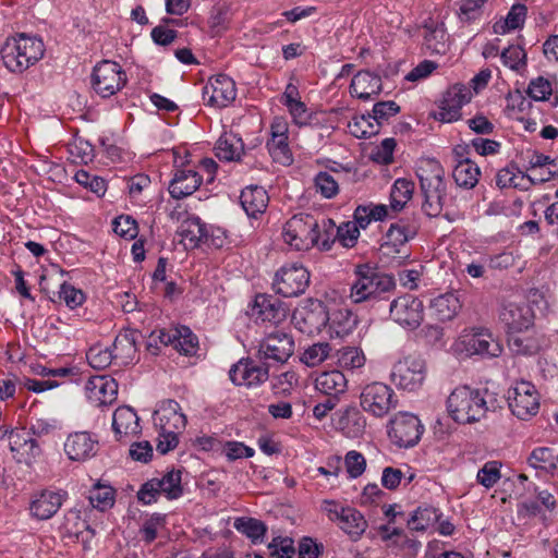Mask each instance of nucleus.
Segmentation results:
<instances>
[{"label": "nucleus", "instance_id": "f257e3e1", "mask_svg": "<svg viewBox=\"0 0 558 558\" xmlns=\"http://www.w3.org/2000/svg\"><path fill=\"white\" fill-rule=\"evenodd\" d=\"M333 228L335 222L331 219H323L319 223L312 215L299 214L286 222L282 238L296 251H308L314 246L329 251L333 243Z\"/></svg>", "mask_w": 558, "mask_h": 558}, {"label": "nucleus", "instance_id": "f03ea898", "mask_svg": "<svg viewBox=\"0 0 558 558\" xmlns=\"http://www.w3.org/2000/svg\"><path fill=\"white\" fill-rule=\"evenodd\" d=\"M423 195L422 211L429 218L439 217L445 207L457 206V196L448 193L445 170L435 159H423L416 169Z\"/></svg>", "mask_w": 558, "mask_h": 558}, {"label": "nucleus", "instance_id": "7ed1b4c3", "mask_svg": "<svg viewBox=\"0 0 558 558\" xmlns=\"http://www.w3.org/2000/svg\"><path fill=\"white\" fill-rule=\"evenodd\" d=\"M497 407L496 393L487 388L457 387L447 399L448 413L459 424L480 422L488 411H495Z\"/></svg>", "mask_w": 558, "mask_h": 558}, {"label": "nucleus", "instance_id": "20e7f679", "mask_svg": "<svg viewBox=\"0 0 558 558\" xmlns=\"http://www.w3.org/2000/svg\"><path fill=\"white\" fill-rule=\"evenodd\" d=\"M41 39L20 34L8 38L0 49L3 65L12 73H22L44 56Z\"/></svg>", "mask_w": 558, "mask_h": 558}, {"label": "nucleus", "instance_id": "39448f33", "mask_svg": "<svg viewBox=\"0 0 558 558\" xmlns=\"http://www.w3.org/2000/svg\"><path fill=\"white\" fill-rule=\"evenodd\" d=\"M349 298L353 303H363L381 299V295L396 288L392 276L377 271L367 264L357 265Z\"/></svg>", "mask_w": 558, "mask_h": 558}, {"label": "nucleus", "instance_id": "423d86ee", "mask_svg": "<svg viewBox=\"0 0 558 558\" xmlns=\"http://www.w3.org/2000/svg\"><path fill=\"white\" fill-rule=\"evenodd\" d=\"M398 405L393 389L380 381H373L362 387L360 407L367 414L381 418Z\"/></svg>", "mask_w": 558, "mask_h": 558}, {"label": "nucleus", "instance_id": "0eeeda50", "mask_svg": "<svg viewBox=\"0 0 558 558\" xmlns=\"http://www.w3.org/2000/svg\"><path fill=\"white\" fill-rule=\"evenodd\" d=\"M424 427L418 417L410 412L396 413L387 424V434L390 441L399 448L415 446Z\"/></svg>", "mask_w": 558, "mask_h": 558}, {"label": "nucleus", "instance_id": "6e6552de", "mask_svg": "<svg viewBox=\"0 0 558 558\" xmlns=\"http://www.w3.org/2000/svg\"><path fill=\"white\" fill-rule=\"evenodd\" d=\"M157 342L163 345H172L184 355H193L198 349V339L186 326H179L173 329L154 330L148 338L147 348L153 354H157Z\"/></svg>", "mask_w": 558, "mask_h": 558}, {"label": "nucleus", "instance_id": "1a4fd4ad", "mask_svg": "<svg viewBox=\"0 0 558 558\" xmlns=\"http://www.w3.org/2000/svg\"><path fill=\"white\" fill-rule=\"evenodd\" d=\"M322 509L329 520L337 522L353 541L360 538L367 527V521L363 514L352 507H342L333 500H324Z\"/></svg>", "mask_w": 558, "mask_h": 558}, {"label": "nucleus", "instance_id": "9d476101", "mask_svg": "<svg viewBox=\"0 0 558 558\" xmlns=\"http://www.w3.org/2000/svg\"><path fill=\"white\" fill-rule=\"evenodd\" d=\"M292 322L296 329L308 336L319 333L327 327L329 322V312L324 302L308 299L296 308L292 316Z\"/></svg>", "mask_w": 558, "mask_h": 558}, {"label": "nucleus", "instance_id": "9b49d317", "mask_svg": "<svg viewBox=\"0 0 558 558\" xmlns=\"http://www.w3.org/2000/svg\"><path fill=\"white\" fill-rule=\"evenodd\" d=\"M126 83V75L117 62L104 60L92 74V86L102 98L117 94Z\"/></svg>", "mask_w": 558, "mask_h": 558}, {"label": "nucleus", "instance_id": "f8f14e48", "mask_svg": "<svg viewBox=\"0 0 558 558\" xmlns=\"http://www.w3.org/2000/svg\"><path fill=\"white\" fill-rule=\"evenodd\" d=\"M272 284L276 292L284 298L299 296L310 284V272L301 264H288L276 272Z\"/></svg>", "mask_w": 558, "mask_h": 558}, {"label": "nucleus", "instance_id": "ddd939ff", "mask_svg": "<svg viewBox=\"0 0 558 558\" xmlns=\"http://www.w3.org/2000/svg\"><path fill=\"white\" fill-rule=\"evenodd\" d=\"M426 366L423 359L409 355L398 361L391 372V380L399 388L413 391L420 388L425 379Z\"/></svg>", "mask_w": 558, "mask_h": 558}, {"label": "nucleus", "instance_id": "4468645a", "mask_svg": "<svg viewBox=\"0 0 558 558\" xmlns=\"http://www.w3.org/2000/svg\"><path fill=\"white\" fill-rule=\"evenodd\" d=\"M508 404L513 415L527 420L539 409L538 393L530 381H519L508 391Z\"/></svg>", "mask_w": 558, "mask_h": 558}, {"label": "nucleus", "instance_id": "2eb2a0df", "mask_svg": "<svg viewBox=\"0 0 558 558\" xmlns=\"http://www.w3.org/2000/svg\"><path fill=\"white\" fill-rule=\"evenodd\" d=\"M418 231V225L415 221L400 219L391 223L386 232L385 242L380 246L384 255H399L401 259L409 257V253L403 252L405 244L409 240L413 239Z\"/></svg>", "mask_w": 558, "mask_h": 558}, {"label": "nucleus", "instance_id": "dca6fc26", "mask_svg": "<svg viewBox=\"0 0 558 558\" xmlns=\"http://www.w3.org/2000/svg\"><path fill=\"white\" fill-rule=\"evenodd\" d=\"M461 344L469 354H477L482 357H497L502 352V345L498 338L487 328H473L461 337Z\"/></svg>", "mask_w": 558, "mask_h": 558}, {"label": "nucleus", "instance_id": "f3484780", "mask_svg": "<svg viewBox=\"0 0 558 558\" xmlns=\"http://www.w3.org/2000/svg\"><path fill=\"white\" fill-rule=\"evenodd\" d=\"M294 352L292 336L283 331H276L265 337L257 350L260 361L286 363Z\"/></svg>", "mask_w": 558, "mask_h": 558}, {"label": "nucleus", "instance_id": "a211bd4d", "mask_svg": "<svg viewBox=\"0 0 558 558\" xmlns=\"http://www.w3.org/2000/svg\"><path fill=\"white\" fill-rule=\"evenodd\" d=\"M68 499L62 489L46 488L33 494L29 502L31 517L45 521L51 519Z\"/></svg>", "mask_w": 558, "mask_h": 558}, {"label": "nucleus", "instance_id": "6ab92c4d", "mask_svg": "<svg viewBox=\"0 0 558 558\" xmlns=\"http://www.w3.org/2000/svg\"><path fill=\"white\" fill-rule=\"evenodd\" d=\"M390 317L400 326L417 328L423 320V303L420 299L405 294L393 300L389 306Z\"/></svg>", "mask_w": 558, "mask_h": 558}, {"label": "nucleus", "instance_id": "aec40b11", "mask_svg": "<svg viewBox=\"0 0 558 558\" xmlns=\"http://www.w3.org/2000/svg\"><path fill=\"white\" fill-rule=\"evenodd\" d=\"M471 99V93L464 85H454L449 88L444 99L434 112V118L440 122L451 123L461 118V109Z\"/></svg>", "mask_w": 558, "mask_h": 558}, {"label": "nucleus", "instance_id": "412c9836", "mask_svg": "<svg viewBox=\"0 0 558 558\" xmlns=\"http://www.w3.org/2000/svg\"><path fill=\"white\" fill-rule=\"evenodd\" d=\"M235 97V83L226 74H218L211 77L203 89L204 101L216 108L227 107Z\"/></svg>", "mask_w": 558, "mask_h": 558}, {"label": "nucleus", "instance_id": "4be33fe9", "mask_svg": "<svg viewBox=\"0 0 558 558\" xmlns=\"http://www.w3.org/2000/svg\"><path fill=\"white\" fill-rule=\"evenodd\" d=\"M229 377L234 385L251 388L265 383L269 377V369L252 359H241L230 368Z\"/></svg>", "mask_w": 558, "mask_h": 558}, {"label": "nucleus", "instance_id": "5701e85b", "mask_svg": "<svg viewBox=\"0 0 558 558\" xmlns=\"http://www.w3.org/2000/svg\"><path fill=\"white\" fill-rule=\"evenodd\" d=\"M499 318L509 333H518L533 324L534 314L527 303L510 302L502 306Z\"/></svg>", "mask_w": 558, "mask_h": 558}, {"label": "nucleus", "instance_id": "b1692460", "mask_svg": "<svg viewBox=\"0 0 558 558\" xmlns=\"http://www.w3.org/2000/svg\"><path fill=\"white\" fill-rule=\"evenodd\" d=\"M154 424L159 430L182 432L186 426V417L180 404L172 399L160 402L153 415Z\"/></svg>", "mask_w": 558, "mask_h": 558}, {"label": "nucleus", "instance_id": "393cba45", "mask_svg": "<svg viewBox=\"0 0 558 558\" xmlns=\"http://www.w3.org/2000/svg\"><path fill=\"white\" fill-rule=\"evenodd\" d=\"M98 450V440L88 432H75L68 436L64 452L70 460L86 461Z\"/></svg>", "mask_w": 558, "mask_h": 558}, {"label": "nucleus", "instance_id": "a878e982", "mask_svg": "<svg viewBox=\"0 0 558 558\" xmlns=\"http://www.w3.org/2000/svg\"><path fill=\"white\" fill-rule=\"evenodd\" d=\"M87 398L96 407L111 404L118 395V383L109 376L90 377L85 386Z\"/></svg>", "mask_w": 558, "mask_h": 558}, {"label": "nucleus", "instance_id": "bb28decb", "mask_svg": "<svg viewBox=\"0 0 558 558\" xmlns=\"http://www.w3.org/2000/svg\"><path fill=\"white\" fill-rule=\"evenodd\" d=\"M270 138L267 141V148L272 160L282 166H290L293 162V155L288 144V128L284 123H272Z\"/></svg>", "mask_w": 558, "mask_h": 558}, {"label": "nucleus", "instance_id": "cd10ccee", "mask_svg": "<svg viewBox=\"0 0 558 558\" xmlns=\"http://www.w3.org/2000/svg\"><path fill=\"white\" fill-rule=\"evenodd\" d=\"M252 316L262 322L279 324L287 317V310L278 298L257 294L252 307Z\"/></svg>", "mask_w": 558, "mask_h": 558}, {"label": "nucleus", "instance_id": "c85d7f7f", "mask_svg": "<svg viewBox=\"0 0 558 558\" xmlns=\"http://www.w3.org/2000/svg\"><path fill=\"white\" fill-rule=\"evenodd\" d=\"M112 429L119 441L140 434V418L136 412L130 407H119L112 415Z\"/></svg>", "mask_w": 558, "mask_h": 558}, {"label": "nucleus", "instance_id": "c756f323", "mask_svg": "<svg viewBox=\"0 0 558 558\" xmlns=\"http://www.w3.org/2000/svg\"><path fill=\"white\" fill-rule=\"evenodd\" d=\"M202 175L192 169L177 170L169 184V193L175 199L192 195L202 184Z\"/></svg>", "mask_w": 558, "mask_h": 558}, {"label": "nucleus", "instance_id": "7c9ffc66", "mask_svg": "<svg viewBox=\"0 0 558 558\" xmlns=\"http://www.w3.org/2000/svg\"><path fill=\"white\" fill-rule=\"evenodd\" d=\"M381 89L383 85L380 76L369 71L357 72L350 84L351 95L363 101L369 100L374 96L379 95Z\"/></svg>", "mask_w": 558, "mask_h": 558}, {"label": "nucleus", "instance_id": "2f4dec72", "mask_svg": "<svg viewBox=\"0 0 558 558\" xmlns=\"http://www.w3.org/2000/svg\"><path fill=\"white\" fill-rule=\"evenodd\" d=\"M138 333L132 329L120 331L110 348L116 361L121 365L131 364L136 357Z\"/></svg>", "mask_w": 558, "mask_h": 558}, {"label": "nucleus", "instance_id": "473e14b6", "mask_svg": "<svg viewBox=\"0 0 558 558\" xmlns=\"http://www.w3.org/2000/svg\"><path fill=\"white\" fill-rule=\"evenodd\" d=\"M240 202L246 215L255 218L266 210L269 196L263 186L250 185L242 190Z\"/></svg>", "mask_w": 558, "mask_h": 558}, {"label": "nucleus", "instance_id": "72a5a7b5", "mask_svg": "<svg viewBox=\"0 0 558 558\" xmlns=\"http://www.w3.org/2000/svg\"><path fill=\"white\" fill-rule=\"evenodd\" d=\"M178 232L182 238V242L189 248H195L208 239L207 227L198 217L184 219Z\"/></svg>", "mask_w": 558, "mask_h": 558}, {"label": "nucleus", "instance_id": "f704fd0d", "mask_svg": "<svg viewBox=\"0 0 558 558\" xmlns=\"http://www.w3.org/2000/svg\"><path fill=\"white\" fill-rule=\"evenodd\" d=\"M462 304L454 293L438 295L430 303L432 315L439 322H449L460 312Z\"/></svg>", "mask_w": 558, "mask_h": 558}, {"label": "nucleus", "instance_id": "c9c22d12", "mask_svg": "<svg viewBox=\"0 0 558 558\" xmlns=\"http://www.w3.org/2000/svg\"><path fill=\"white\" fill-rule=\"evenodd\" d=\"M424 45L430 53L444 54L447 51V33L444 23L426 21L424 24Z\"/></svg>", "mask_w": 558, "mask_h": 558}, {"label": "nucleus", "instance_id": "e433bc0d", "mask_svg": "<svg viewBox=\"0 0 558 558\" xmlns=\"http://www.w3.org/2000/svg\"><path fill=\"white\" fill-rule=\"evenodd\" d=\"M357 325V316L349 308L342 307L329 313L327 324L329 332L337 337L348 336Z\"/></svg>", "mask_w": 558, "mask_h": 558}, {"label": "nucleus", "instance_id": "4c0bfd02", "mask_svg": "<svg viewBox=\"0 0 558 558\" xmlns=\"http://www.w3.org/2000/svg\"><path fill=\"white\" fill-rule=\"evenodd\" d=\"M315 387L326 396L338 398L347 389V378L340 371L324 372L317 376Z\"/></svg>", "mask_w": 558, "mask_h": 558}, {"label": "nucleus", "instance_id": "58836bf2", "mask_svg": "<svg viewBox=\"0 0 558 558\" xmlns=\"http://www.w3.org/2000/svg\"><path fill=\"white\" fill-rule=\"evenodd\" d=\"M215 150L218 159L225 161H233L239 159L241 153H243L244 144L242 138L236 134L232 132L223 133L218 138Z\"/></svg>", "mask_w": 558, "mask_h": 558}, {"label": "nucleus", "instance_id": "ea45409f", "mask_svg": "<svg viewBox=\"0 0 558 558\" xmlns=\"http://www.w3.org/2000/svg\"><path fill=\"white\" fill-rule=\"evenodd\" d=\"M481 175L478 166L470 159H459L452 171V178L459 187L473 189Z\"/></svg>", "mask_w": 558, "mask_h": 558}, {"label": "nucleus", "instance_id": "a19ab883", "mask_svg": "<svg viewBox=\"0 0 558 558\" xmlns=\"http://www.w3.org/2000/svg\"><path fill=\"white\" fill-rule=\"evenodd\" d=\"M440 518L437 508L433 506L418 507L408 520V525L413 531H426L434 526Z\"/></svg>", "mask_w": 558, "mask_h": 558}, {"label": "nucleus", "instance_id": "79ce46f5", "mask_svg": "<svg viewBox=\"0 0 558 558\" xmlns=\"http://www.w3.org/2000/svg\"><path fill=\"white\" fill-rule=\"evenodd\" d=\"M527 14L526 5L522 3H515L511 7L506 19L504 21L496 22L493 26L496 34H506L509 31H513L523 26Z\"/></svg>", "mask_w": 558, "mask_h": 558}, {"label": "nucleus", "instance_id": "37998d69", "mask_svg": "<svg viewBox=\"0 0 558 558\" xmlns=\"http://www.w3.org/2000/svg\"><path fill=\"white\" fill-rule=\"evenodd\" d=\"M234 529L248 537L254 544L262 543L267 532L266 524L255 518H236L233 523Z\"/></svg>", "mask_w": 558, "mask_h": 558}, {"label": "nucleus", "instance_id": "c03bdc74", "mask_svg": "<svg viewBox=\"0 0 558 558\" xmlns=\"http://www.w3.org/2000/svg\"><path fill=\"white\" fill-rule=\"evenodd\" d=\"M527 462L534 469L553 472L558 465V454L555 456L551 448L537 447L530 453Z\"/></svg>", "mask_w": 558, "mask_h": 558}, {"label": "nucleus", "instance_id": "a18cd8bd", "mask_svg": "<svg viewBox=\"0 0 558 558\" xmlns=\"http://www.w3.org/2000/svg\"><path fill=\"white\" fill-rule=\"evenodd\" d=\"M160 484L162 494L169 499H178L183 495L182 472L172 469L168 471L161 478H157Z\"/></svg>", "mask_w": 558, "mask_h": 558}, {"label": "nucleus", "instance_id": "49530a36", "mask_svg": "<svg viewBox=\"0 0 558 558\" xmlns=\"http://www.w3.org/2000/svg\"><path fill=\"white\" fill-rule=\"evenodd\" d=\"M350 134L357 138H368L379 133V125L375 123L371 113L354 117L348 123Z\"/></svg>", "mask_w": 558, "mask_h": 558}, {"label": "nucleus", "instance_id": "de8ad7c7", "mask_svg": "<svg viewBox=\"0 0 558 558\" xmlns=\"http://www.w3.org/2000/svg\"><path fill=\"white\" fill-rule=\"evenodd\" d=\"M414 191V183L407 179H397L391 187V207L400 210L411 199Z\"/></svg>", "mask_w": 558, "mask_h": 558}, {"label": "nucleus", "instance_id": "09e8293b", "mask_svg": "<svg viewBox=\"0 0 558 558\" xmlns=\"http://www.w3.org/2000/svg\"><path fill=\"white\" fill-rule=\"evenodd\" d=\"M331 347L328 342H317L307 347L301 356V362L310 367H315L328 359Z\"/></svg>", "mask_w": 558, "mask_h": 558}, {"label": "nucleus", "instance_id": "8fccbe9b", "mask_svg": "<svg viewBox=\"0 0 558 558\" xmlns=\"http://www.w3.org/2000/svg\"><path fill=\"white\" fill-rule=\"evenodd\" d=\"M61 527L66 535L76 537H78L84 530H90L87 522L82 519L81 510L76 508L65 512Z\"/></svg>", "mask_w": 558, "mask_h": 558}, {"label": "nucleus", "instance_id": "3c124183", "mask_svg": "<svg viewBox=\"0 0 558 558\" xmlns=\"http://www.w3.org/2000/svg\"><path fill=\"white\" fill-rule=\"evenodd\" d=\"M23 445L20 446L19 449L12 450L14 459L19 463H25L31 465L36 457L40 454V448L37 441L27 436V434L23 430Z\"/></svg>", "mask_w": 558, "mask_h": 558}, {"label": "nucleus", "instance_id": "603ef678", "mask_svg": "<svg viewBox=\"0 0 558 558\" xmlns=\"http://www.w3.org/2000/svg\"><path fill=\"white\" fill-rule=\"evenodd\" d=\"M508 344L514 354L520 355H533L539 350V344L535 339L522 335L511 333Z\"/></svg>", "mask_w": 558, "mask_h": 558}, {"label": "nucleus", "instance_id": "864d4df0", "mask_svg": "<svg viewBox=\"0 0 558 558\" xmlns=\"http://www.w3.org/2000/svg\"><path fill=\"white\" fill-rule=\"evenodd\" d=\"M89 504L100 510L105 511L111 508L114 504V490L110 486H96L93 490H90Z\"/></svg>", "mask_w": 558, "mask_h": 558}, {"label": "nucleus", "instance_id": "5fc2aeb1", "mask_svg": "<svg viewBox=\"0 0 558 558\" xmlns=\"http://www.w3.org/2000/svg\"><path fill=\"white\" fill-rule=\"evenodd\" d=\"M500 468L498 461L486 462L477 472V482L485 488H492L501 477Z\"/></svg>", "mask_w": 558, "mask_h": 558}, {"label": "nucleus", "instance_id": "6e6d98bb", "mask_svg": "<svg viewBox=\"0 0 558 558\" xmlns=\"http://www.w3.org/2000/svg\"><path fill=\"white\" fill-rule=\"evenodd\" d=\"M315 189L316 192L320 193L325 198H332L339 192L338 182L335 178L326 172L322 171L315 177Z\"/></svg>", "mask_w": 558, "mask_h": 558}, {"label": "nucleus", "instance_id": "4d7b16f0", "mask_svg": "<svg viewBox=\"0 0 558 558\" xmlns=\"http://www.w3.org/2000/svg\"><path fill=\"white\" fill-rule=\"evenodd\" d=\"M399 111L400 107L397 102L387 100L375 104L371 114L375 123L380 128L384 122L398 114Z\"/></svg>", "mask_w": 558, "mask_h": 558}, {"label": "nucleus", "instance_id": "13d9d810", "mask_svg": "<svg viewBox=\"0 0 558 558\" xmlns=\"http://www.w3.org/2000/svg\"><path fill=\"white\" fill-rule=\"evenodd\" d=\"M339 363L342 367L349 369L361 368L365 364V356L361 349L347 347L340 352Z\"/></svg>", "mask_w": 558, "mask_h": 558}, {"label": "nucleus", "instance_id": "bf43d9fd", "mask_svg": "<svg viewBox=\"0 0 558 558\" xmlns=\"http://www.w3.org/2000/svg\"><path fill=\"white\" fill-rule=\"evenodd\" d=\"M501 60L511 70H519L526 64V53L520 46H509L501 52Z\"/></svg>", "mask_w": 558, "mask_h": 558}, {"label": "nucleus", "instance_id": "052dcab7", "mask_svg": "<svg viewBox=\"0 0 558 558\" xmlns=\"http://www.w3.org/2000/svg\"><path fill=\"white\" fill-rule=\"evenodd\" d=\"M89 365L96 369H104L114 360L110 348L101 349L99 347L90 348L87 353Z\"/></svg>", "mask_w": 558, "mask_h": 558}, {"label": "nucleus", "instance_id": "680f3d73", "mask_svg": "<svg viewBox=\"0 0 558 558\" xmlns=\"http://www.w3.org/2000/svg\"><path fill=\"white\" fill-rule=\"evenodd\" d=\"M359 235H360V228L356 226V222L347 221V222L341 223L337 228L336 238L345 247L354 246L359 239Z\"/></svg>", "mask_w": 558, "mask_h": 558}, {"label": "nucleus", "instance_id": "e2e57ef3", "mask_svg": "<svg viewBox=\"0 0 558 558\" xmlns=\"http://www.w3.org/2000/svg\"><path fill=\"white\" fill-rule=\"evenodd\" d=\"M344 464L351 478L361 476L366 469V460L364 456L355 450H351L345 454Z\"/></svg>", "mask_w": 558, "mask_h": 558}, {"label": "nucleus", "instance_id": "0e129e2a", "mask_svg": "<svg viewBox=\"0 0 558 558\" xmlns=\"http://www.w3.org/2000/svg\"><path fill=\"white\" fill-rule=\"evenodd\" d=\"M486 2L487 0H462L458 13L460 20L471 22L478 19Z\"/></svg>", "mask_w": 558, "mask_h": 558}, {"label": "nucleus", "instance_id": "69168bd1", "mask_svg": "<svg viewBox=\"0 0 558 558\" xmlns=\"http://www.w3.org/2000/svg\"><path fill=\"white\" fill-rule=\"evenodd\" d=\"M526 93L534 100H546L551 94V84L545 77L538 76L530 82Z\"/></svg>", "mask_w": 558, "mask_h": 558}, {"label": "nucleus", "instance_id": "338daca9", "mask_svg": "<svg viewBox=\"0 0 558 558\" xmlns=\"http://www.w3.org/2000/svg\"><path fill=\"white\" fill-rule=\"evenodd\" d=\"M161 494L160 484L157 482V477H155L148 480L141 486L137 492V499L144 505H151L157 501Z\"/></svg>", "mask_w": 558, "mask_h": 558}, {"label": "nucleus", "instance_id": "774afa93", "mask_svg": "<svg viewBox=\"0 0 558 558\" xmlns=\"http://www.w3.org/2000/svg\"><path fill=\"white\" fill-rule=\"evenodd\" d=\"M58 298L63 300L66 306L72 310L82 305L85 300V295L81 290L68 283L61 284Z\"/></svg>", "mask_w": 558, "mask_h": 558}]
</instances>
